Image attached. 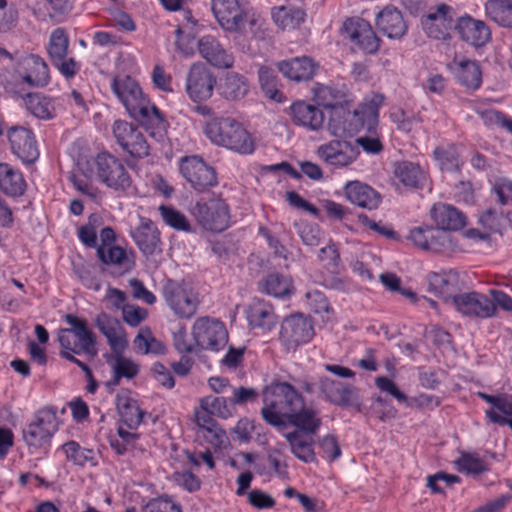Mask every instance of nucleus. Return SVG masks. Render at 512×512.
Segmentation results:
<instances>
[{"instance_id": "nucleus-1", "label": "nucleus", "mask_w": 512, "mask_h": 512, "mask_svg": "<svg viewBox=\"0 0 512 512\" xmlns=\"http://www.w3.org/2000/svg\"><path fill=\"white\" fill-rule=\"evenodd\" d=\"M263 420L277 428L294 426L305 434H315L322 420L319 411L306 405L304 397L288 382L274 380L262 390Z\"/></svg>"}, {"instance_id": "nucleus-2", "label": "nucleus", "mask_w": 512, "mask_h": 512, "mask_svg": "<svg viewBox=\"0 0 512 512\" xmlns=\"http://www.w3.org/2000/svg\"><path fill=\"white\" fill-rule=\"evenodd\" d=\"M111 90L124 105L128 114L137 121L149 135L163 141L167 134L168 122L158 107L144 95L138 82L131 76H115Z\"/></svg>"}, {"instance_id": "nucleus-3", "label": "nucleus", "mask_w": 512, "mask_h": 512, "mask_svg": "<svg viewBox=\"0 0 512 512\" xmlns=\"http://www.w3.org/2000/svg\"><path fill=\"white\" fill-rule=\"evenodd\" d=\"M204 133L214 144L241 155H250L256 148L252 135L232 117L212 119L206 124Z\"/></svg>"}, {"instance_id": "nucleus-4", "label": "nucleus", "mask_w": 512, "mask_h": 512, "mask_svg": "<svg viewBox=\"0 0 512 512\" xmlns=\"http://www.w3.org/2000/svg\"><path fill=\"white\" fill-rule=\"evenodd\" d=\"M161 295L166 305L178 318L190 319L197 313L198 295L184 279H165L161 287Z\"/></svg>"}, {"instance_id": "nucleus-5", "label": "nucleus", "mask_w": 512, "mask_h": 512, "mask_svg": "<svg viewBox=\"0 0 512 512\" xmlns=\"http://www.w3.org/2000/svg\"><path fill=\"white\" fill-rule=\"evenodd\" d=\"M93 171L101 184L115 192L126 193L132 186V177L123 161L107 151L93 158Z\"/></svg>"}, {"instance_id": "nucleus-6", "label": "nucleus", "mask_w": 512, "mask_h": 512, "mask_svg": "<svg viewBox=\"0 0 512 512\" xmlns=\"http://www.w3.org/2000/svg\"><path fill=\"white\" fill-rule=\"evenodd\" d=\"M58 430L56 409H39L31 423L22 431L24 442L29 448L40 449L49 446L51 438Z\"/></svg>"}, {"instance_id": "nucleus-7", "label": "nucleus", "mask_w": 512, "mask_h": 512, "mask_svg": "<svg viewBox=\"0 0 512 512\" xmlns=\"http://www.w3.org/2000/svg\"><path fill=\"white\" fill-rule=\"evenodd\" d=\"M192 214L207 231L219 233L230 226V208L221 198L212 197L197 201L192 208Z\"/></svg>"}, {"instance_id": "nucleus-8", "label": "nucleus", "mask_w": 512, "mask_h": 512, "mask_svg": "<svg viewBox=\"0 0 512 512\" xmlns=\"http://www.w3.org/2000/svg\"><path fill=\"white\" fill-rule=\"evenodd\" d=\"M314 334L312 318L302 313H295L282 321L279 340L286 352H295L299 346L310 342Z\"/></svg>"}, {"instance_id": "nucleus-9", "label": "nucleus", "mask_w": 512, "mask_h": 512, "mask_svg": "<svg viewBox=\"0 0 512 512\" xmlns=\"http://www.w3.org/2000/svg\"><path fill=\"white\" fill-rule=\"evenodd\" d=\"M317 389L325 401L341 408H354L357 412L362 411V402L358 388L327 376H320L317 382Z\"/></svg>"}, {"instance_id": "nucleus-10", "label": "nucleus", "mask_w": 512, "mask_h": 512, "mask_svg": "<svg viewBox=\"0 0 512 512\" xmlns=\"http://www.w3.org/2000/svg\"><path fill=\"white\" fill-rule=\"evenodd\" d=\"M179 172L197 192H205L218 184L215 169L197 155L182 157L179 161Z\"/></svg>"}, {"instance_id": "nucleus-11", "label": "nucleus", "mask_w": 512, "mask_h": 512, "mask_svg": "<svg viewBox=\"0 0 512 512\" xmlns=\"http://www.w3.org/2000/svg\"><path fill=\"white\" fill-rule=\"evenodd\" d=\"M192 336L197 348L219 351L228 342V332L223 322L210 317H200L192 326Z\"/></svg>"}, {"instance_id": "nucleus-12", "label": "nucleus", "mask_w": 512, "mask_h": 512, "mask_svg": "<svg viewBox=\"0 0 512 512\" xmlns=\"http://www.w3.org/2000/svg\"><path fill=\"white\" fill-rule=\"evenodd\" d=\"M211 12L227 33H238L247 22L248 10L240 0H211Z\"/></svg>"}, {"instance_id": "nucleus-13", "label": "nucleus", "mask_w": 512, "mask_h": 512, "mask_svg": "<svg viewBox=\"0 0 512 512\" xmlns=\"http://www.w3.org/2000/svg\"><path fill=\"white\" fill-rule=\"evenodd\" d=\"M216 83L213 71L204 63L197 62L187 73L185 90L194 103H201L212 97Z\"/></svg>"}, {"instance_id": "nucleus-14", "label": "nucleus", "mask_w": 512, "mask_h": 512, "mask_svg": "<svg viewBox=\"0 0 512 512\" xmlns=\"http://www.w3.org/2000/svg\"><path fill=\"white\" fill-rule=\"evenodd\" d=\"M316 155L327 166L341 169L353 164L358 159L360 150L350 141L332 139L319 145Z\"/></svg>"}, {"instance_id": "nucleus-15", "label": "nucleus", "mask_w": 512, "mask_h": 512, "mask_svg": "<svg viewBox=\"0 0 512 512\" xmlns=\"http://www.w3.org/2000/svg\"><path fill=\"white\" fill-rule=\"evenodd\" d=\"M112 130L117 144L131 157L141 159L149 155V144L138 127L127 121L117 120Z\"/></svg>"}, {"instance_id": "nucleus-16", "label": "nucleus", "mask_w": 512, "mask_h": 512, "mask_svg": "<svg viewBox=\"0 0 512 512\" xmlns=\"http://www.w3.org/2000/svg\"><path fill=\"white\" fill-rule=\"evenodd\" d=\"M342 33L365 53L374 54L379 49L380 39L370 23L363 18L351 17L346 19L342 26Z\"/></svg>"}, {"instance_id": "nucleus-17", "label": "nucleus", "mask_w": 512, "mask_h": 512, "mask_svg": "<svg viewBox=\"0 0 512 512\" xmlns=\"http://www.w3.org/2000/svg\"><path fill=\"white\" fill-rule=\"evenodd\" d=\"M453 8L445 3L439 4L434 12H429L421 17V25L430 38L436 40H448L454 24Z\"/></svg>"}, {"instance_id": "nucleus-18", "label": "nucleus", "mask_w": 512, "mask_h": 512, "mask_svg": "<svg viewBox=\"0 0 512 512\" xmlns=\"http://www.w3.org/2000/svg\"><path fill=\"white\" fill-rule=\"evenodd\" d=\"M452 304L459 313L470 318H490L497 311L487 296L475 291L460 293L453 298Z\"/></svg>"}, {"instance_id": "nucleus-19", "label": "nucleus", "mask_w": 512, "mask_h": 512, "mask_svg": "<svg viewBox=\"0 0 512 512\" xmlns=\"http://www.w3.org/2000/svg\"><path fill=\"white\" fill-rule=\"evenodd\" d=\"M408 239L411 240L417 248L433 253H441L451 247L449 234L437 227L429 225H421L412 228L409 232Z\"/></svg>"}, {"instance_id": "nucleus-20", "label": "nucleus", "mask_w": 512, "mask_h": 512, "mask_svg": "<svg viewBox=\"0 0 512 512\" xmlns=\"http://www.w3.org/2000/svg\"><path fill=\"white\" fill-rule=\"evenodd\" d=\"M428 292L442 298L445 302L451 301L460 294L464 288V282L455 270H443L431 272L427 275Z\"/></svg>"}, {"instance_id": "nucleus-21", "label": "nucleus", "mask_w": 512, "mask_h": 512, "mask_svg": "<svg viewBox=\"0 0 512 512\" xmlns=\"http://www.w3.org/2000/svg\"><path fill=\"white\" fill-rule=\"evenodd\" d=\"M8 140L12 152L26 164L34 163L39 157L37 141L32 130L14 126L8 130Z\"/></svg>"}, {"instance_id": "nucleus-22", "label": "nucleus", "mask_w": 512, "mask_h": 512, "mask_svg": "<svg viewBox=\"0 0 512 512\" xmlns=\"http://www.w3.org/2000/svg\"><path fill=\"white\" fill-rule=\"evenodd\" d=\"M454 29L464 42L473 47H482L491 40V30L482 20L474 19L468 14L458 17Z\"/></svg>"}, {"instance_id": "nucleus-23", "label": "nucleus", "mask_w": 512, "mask_h": 512, "mask_svg": "<svg viewBox=\"0 0 512 512\" xmlns=\"http://www.w3.org/2000/svg\"><path fill=\"white\" fill-rule=\"evenodd\" d=\"M96 253L104 265L115 267V270L111 271L113 276H123L130 273L135 267L134 252L128 253L118 245H99Z\"/></svg>"}, {"instance_id": "nucleus-24", "label": "nucleus", "mask_w": 512, "mask_h": 512, "mask_svg": "<svg viewBox=\"0 0 512 512\" xmlns=\"http://www.w3.org/2000/svg\"><path fill=\"white\" fill-rule=\"evenodd\" d=\"M284 77L295 82H308L315 76L319 65L309 56L293 57L277 63Z\"/></svg>"}, {"instance_id": "nucleus-25", "label": "nucleus", "mask_w": 512, "mask_h": 512, "mask_svg": "<svg viewBox=\"0 0 512 512\" xmlns=\"http://www.w3.org/2000/svg\"><path fill=\"white\" fill-rule=\"evenodd\" d=\"M197 47L200 55L212 66L229 69L234 64V56L212 35L202 36Z\"/></svg>"}, {"instance_id": "nucleus-26", "label": "nucleus", "mask_w": 512, "mask_h": 512, "mask_svg": "<svg viewBox=\"0 0 512 512\" xmlns=\"http://www.w3.org/2000/svg\"><path fill=\"white\" fill-rule=\"evenodd\" d=\"M131 237L146 257L162 251L160 232L150 219L141 218L140 225L131 231Z\"/></svg>"}, {"instance_id": "nucleus-27", "label": "nucleus", "mask_w": 512, "mask_h": 512, "mask_svg": "<svg viewBox=\"0 0 512 512\" xmlns=\"http://www.w3.org/2000/svg\"><path fill=\"white\" fill-rule=\"evenodd\" d=\"M292 121L295 125L311 131H318L323 127L325 115L323 111L308 102L298 100L289 108Z\"/></svg>"}, {"instance_id": "nucleus-28", "label": "nucleus", "mask_w": 512, "mask_h": 512, "mask_svg": "<svg viewBox=\"0 0 512 512\" xmlns=\"http://www.w3.org/2000/svg\"><path fill=\"white\" fill-rule=\"evenodd\" d=\"M344 192L349 202L370 211L376 210L382 202V196L378 191L357 180L348 182Z\"/></svg>"}, {"instance_id": "nucleus-29", "label": "nucleus", "mask_w": 512, "mask_h": 512, "mask_svg": "<svg viewBox=\"0 0 512 512\" xmlns=\"http://www.w3.org/2000/svg\"><path fill=\"white\" fill-rule=\"evenodd\" d=\"M377 29L390 39H400L407 31L401 11L392 5L384 7L375 18Z\"/></svg>"}, {"instance_id": "nucleus-30", "label": "nucleus", "mask_w": 512, "mask_h": 512, "mask_svg": "<svg viewBox=\"0 0 512 512\" xmlns=\"http://www.w3.org/2000/svg\"><path fill=\"white\" fill-rule=\"evenodd\" d=\"M437 228L447 231H458L466 225L465 214L449 204H434L430 211Z\"/></svg>"}, {"instance_id": "nucleus-31", "label": "nucleus", "mask_w": 512, "mask_h": 512, "mask_svg": "<svg viewBox=\"0 0 512 512\" xmlns=\"http://www.w3.org/2000/svg\"><path fill=\"white\" fill-rule=\"evenodd\" d=\"M246 318L252 328L270 331L277 323V316L271 304L253 299L246 309Z\"/></svg>"}, {"instance_id": "nucleus-32", "label": "nucleus", "mask_w": 512, "mask_h": 512, "mask_svg": "<svg viewBox=\"0 0 512 512\" xmlns=\"http://www.w3.org/2000/svg\"><path fill=\"white\" fill-rule=\"evenodd\" d=\"M21 79L31 87H44L50 81L49 68L38 55L30 54L23 59Z\"/></svg>"}, {"instance_id": "nucleus-33", "label": "nucleus", "mask_w": 512, "mask_h": 512, "mask_svg": "<svg viewBox=\"0 0 512 512\" xmlns=\"http://www.w3.org/2000/svg\"><path fill=\"white\" fill-rule=\"evenodd\" d=\"M65 321L71 328H67L70 332L78 338L80 342V350H83L90 357H95L98 353L96 348V336L88 328L86 319L77 317L73 314H67Z\"/></svg>"}, {"instance_id": "nucleus-34", "label": "nucleus", "mask_w": 512, "mask_h": 512, "mask_svg": "<svg viewBox=\"0 0 512 512\" xmlns=\"http://www.w3.org/2000/svg\"><path fill=\"white\" fill-rule=\"evenodd\" d=\"M115 404L121 421L129 429H137L142 423L145 414L140 408L138 401L128 393H120L116 396Z\"/></svg>"}, {"instance_id": "nucleus-35", "label": "nucleus", "mask_w": 512, "mask_h": 512, "mask_svg": "<svg viewBox=\"0 0 512 512\" xmlns=\"http://www.w3.org/2000/svg\"><path fill=\"white\" fill-rule=\"evenodd\" d=\"M96 326L107 338L112 351L115 353H123L127 346V341L124 336L120 335V332H123L120 323L106 313H101L96 318Z\"/></svg>"}, {"instance_id": "nucleus-36", "label": "nucleus", "mask_w": 512, "mask_h": 512, "mask_svg": "<svg viewBox=\"0 0 512 512\" xmlns=\"http://www.w3.org/2000/svg\"><path fill=\"white\" fill-rule=\"evenodd\" d=\"M248 79L237 72H228L219 85L220 95L227 101H240L249 92Z\"/></svg>"}, {"instance_id": "nucleus-37", "label": "nucleus", "mask_w": 512, "mask_h": 512, "mask_svg": "<svg viewBox=\"0 0 512 512\" xmlns=\"http://www.w3.org/2000/svg\"><path fill=\"white\" fill-rule=\"evenodd\" d=\"M455 78L465 88L476 91L482 84V71L479 64L473 60H461L454 63Z\"/></svg>"}, {"instance_id": "nucleus-38", "label": "nucleus", "mask_w": 512, "mask_h": 512, "mask_svg": "<svg viewBox=\"0 0 512 512\" xmlns=\"http://www.w3.org/2000/svg\"><path fill=\"white\" fill-rule=\"evenodd\" d=\"M0 189L11 197L22 196L26 190L22 173L6 163L0 164Z\"/></svg>"}, {"instance_id": "nucleus-39", "label": "nucleus", "mask_w": 512, "mask_h": 512, "mask_svg": "<svg viewBox=\"0 0 512 512\" xmlns=\"http://www.w3.org/2000/svg\"><path fill=\"white\" fill-rule=\"evenodd\" d=\"M304 432L296 430L288 432L285 435L287 442L290 445L291 452L293 455L304 463L316 462V455L314 452L312 437H306L303 435Z\"/></svg>"}, {"instance_id": "nucleus-40", "label": "nucleus", "mask_w": 512, "mask_h": 512, "mask_svg": "<svg viewBox=\"0 0 512 512\" xmlns=\"http://www.w3.org/2000/svg\"><path fill=\"white\" fill-rule=\"evenodd\" d=\"M396 178L406 187L423 188L426 175L419 164L411 161H401L395 165Z\"/></svg>"}, {"instance_id": "nucleus-41", "label": "nucleus", "mask_w": 512, "mask_h": 512, "mask_svg": "<svg viewBox=\"0 0 512 512\" xmlns=\"http://www.w3.org/2000/svg\"><path fill=\"white\" fill-rule=\"evenodd\" d=\"M26 109L36 118L41 120L52 119L55 108L51 98L39 92H30L23 97Z\"/></svg>"}, {"instance_id": "nucleus-42", "label": "nucleus", "mask_w": 512, "mask_h": 512, "mask_svg": "<svg viewBox=\"0 0 512 512\" xmlns=\"http://www.w3.org/2000/svg\"><path fill=\"white\" fill-rule=\"evenodd\" d=\"M116 354L117 355L113 361L110 359L107 360L113 370L112 378L106 382V386L109 389H113L115 386H118L122 378L130 380L139 372V367L135 362L124 357L122 353Z\"/></svg>"}, {"instance_id": "nucleus-43", "label": "nucleus", "mask_w": 512, "mask_h": 512, "mask_svg": "<svg viewBox=\"0 0 512 512\" xmlns=\"http://www.w3.org/2000/svg\"><path fill=\"white\" fill-rule=\"evenodd\" d=\"M433 156L442 172L455 173L461 171L463 161L455 144L436 147Z\"/></svg>"}, {"instance_id": "nucleus-44", "label": "nucleus", "mask_w": 512, "mask_h": 512, "mask_svg": "<svg viewBox=\"0 0 512 512\" xmlns=\"http://www.w3.org/2000/svg\"><path fill=\"white\" fill-rule=\"evenodd\" d=\"M485 11L499 26L512 28V0H488Z\"/></svg>"}, {"instance_id": "nucleus-45", "label": "nucleus", "mask_w": 512, "mask_h": 512, "mask_svg": "<svg viewBox=\"0 0 512 512\" xmlns=\"http://www.w3.org/2000/svg\"><path fill=\"white\" fill-rule=\"evenodd\" d=\"M305 12L301 8L281 6L274 8L272 18L283 30L295 29L305 21Z\"/></svg>"}, {"instance_id": "nucleus-46", "label": "nucleus", "mask_w": 512, "mask_h": 512, "mask_svg": "<svg viewBox=\"0 0 512 512\" xmlns=\"http://www.w3.org/2000/svg\"><path fill=\"white\" fill-rule=\"evenodd\" d=\"M261 289L268 295L283 298L291 294L292 282L287 276L271 273L262 281Z\"/></svg>"}, {"instance_id": "nucleus-47", "label": "nucleus", "mask_w": 512, "mask_h": 512, "mask_svg": "<svg viewBox=\"0 0 512 512\" xmlns=\"http://www.w3.org/2000/svg\"><path fill=\"white\" fill-rule=\"evenodd\" d=\"M200 407L204 412L227 419L234 414L230 397L206 396L200 400Z\"/></svg>"}, {"instance_id": "nucleus-48", "label": "nucleus", "mask_w": 512, "mask_h": 512, "mask_svg": "<svg viewBox=\"0 0 512 512\" xmlns=\"http://www.w3.org/2000/svg\"><path fill=\"white\" fill-rule=\"evenodd\" d=\"M69 37L64 28H56L51 32L47 52L51 63L68 55Z\"/></svg>"}, {"instance_id": "nucleus-49", "label": "nucleus", "mask_w": 512, "mask_h": 512, "mask_svg": "<svg viewBox=\"0 0 512 512\" xmlns=\"http://www.w3.org/2000/svg\"><path fill=\"white\" fill-rule=\"evenodd\" d=\"M261 90L269 99L276 102H283L285 97L278 89V77L274 71L268 67H261L258 72Z\"/></svg>"}, {"instance_id": "nucleus-50", "label": "nucleus", "mask_w": 512, "mask_h": 512, "mask_svg": "<svg viewBox=\"0 0 512 512\" xmlns=\"http://www.w3.org/2000/svg\"><path fill=\"white\" fill-rule=\"evenodd\" d=\"M384 101V96L381 94L374 95L373 98L366 103H363L359 109L354 111V115L359 117L362 121V126L367 122L368 128L377 123L379 107Z\"/></svg>"}, {"instance_id": "nucleus-51", "label": "nucleus", "mask_w": 512, "mask_h": 512, "mask_svg": "<svg viewBox=\"0 0 512 512\" xmlns=\"http://www.w3.org/2000/svg\"><path fill=\"white\" fill-rule=\"evenodd\" d=\"M62 449L69 461L75 465L84 466L86 463L96 464L94 462V451L92 449L82 448L76 441H68L62 445Z\"/></svg>"}, {"instance_id": "nucleus-52", "label": "nucleus", "mask_w": 512, "mask_h": 512, "mask_svg": "<svg viewBox=\"0 0 512 512\" xmlns=\"http://www.w3.org/2000/svg\"><path fill=\"white\" fill-rule=\"evenodd\" d=\"M456 464L460 471L474 476L489 470L488 464L476 453H462Z\"/></svg>"}, {"instance_id": "nucleus-53", "label": "nucleus", "mask_w": 512, "mask_h": 512, "mask_svg": "<svg viewBox=\"0 0 512 512\" xmlns=\"http://www.w3.org/2000/svg\"><path fill=\"white\" fill-rule=\"evenodd\" d=\"M159 211L163 221L170 227L180 231H190L191 226L184 214L170 206L161 205Z\"/></svg>"}, {"instance_id": "nucleus-54", "label": "nucleus", "mask_w": 512, "mask_h": 512, "mask_svg": "<svg viewBox=\"0 0 512 512\" xmlns=\"http://www.w3.org/2000/svg\"><path fill=\"white\" fill-rule=\"evenodd\" d=\"M346 96L344 87L325 86L318 92V97L323 101V105L331 109L342 106L346 102Z\"/></svg>"}, {"instance_id": "nucleus-55", "label": "nucleus", "mask_w": 512, "mask_h": 512, "mask_svg": "<svg viewBox=\"0 0 512 512\" xmlns=\"http://www.w3.org/2000/svg\"><path fill=\"white\" fill-rule=\"evenodd\" d=\"M477 396L492 405L494 411H499L505 416H512V399L507 394L490 395L485 392H477Z\"/></svg>"}, {"instance_id": "nucleus-56", "label": "nucleus", "mask_w": 512, "mask_h": 512, "mask_svg": "<svg viewBox=\"0 0 512 512\" xmlns=\"http://www.w3.org/2000/svg\"><path fill=\"white\" fill-rule=\"evenodd\" d=\"M143 512H182V509L171 497L162 495L149 500L143 507Z\"/></svg>"}, {"instance_id": "nucleus-57", "label": "nucleus", "mask_w": 512, "mask_h": 512, "mask_svg": "<svg viewBox=\"0 0 512 512\" xmlns=\"http://www.w3.org/2000/svg\"><path fill=\"white\" fill-rule=\"evenodd\" d=\"M258 398L259 393L255 388L244 386L231 387L230 399L234 410L236 406H244L248 403H254Z\"/></svg>"}, {"instance_id": "nucleus-58", "label": "nucleus", "mask_w": 512, "mask_h": 512, "mask_svg": "<svg viewBox=\"0 0 512 512\" xmlns=\"http://www.w3.org/2000/svg\"><path fill=\"white\" fill-rule=\"evenodd\" d=\"M297 232L303 244L317 246L321 239V231L317 224L302 222L297 225Z\"/></svg>"}, {"instance_id": "nucleus-59", "label": "nucleus", "mask_w": 512, "mask_h": 512, "mask_svg": "<svg viewBox=\"0 0 512 512\" xmlns=\"http://www.w3.org/2000/svg\"><path fill=\"white\" fill-rule=\"evenodd\" d=\"M391 121L396 125L399 131L409 133L412 131L415 116L412 112L404 111L402 108H396L390 113Z\"/></svg>"}, {"instance_id": "nucleus-60", "label": "nucleus", "mask_w": 512, "mask_h": 512, "mask_svg": "<svg viewBox=\"0 0 512 512\" xmlns=\"http://www.w3.org/2000/svg\"><path fill=\"white\" fill-rule=\"evenodd\" d=\"M51 64L67 80L72 79L81 69V63L73 57L68 58L64 56L58 61H53Z\"/></svg>"}, {"instance_id": "nucleus-61", "label": "nucleus", "mask_w": 512, "mask_h": 512, "mask_svg": "<svg viewBox=\"0 0 512 512\" xmlns=\"http://www.w3.org/2000/svg\"><path fill=\"white\" fill-rule=\"evenodd\" d=\"M478 223L490 235H491V233H500L501 232V217L495 209L489 208V209L485 210L479 216Z\"/></svg>"}, {"instance_id": "nucleus-62", "label": "nucleus", "mask_w": 512, "mask_h": 512, "mask_svg": "<svg viewBox=\"0 0 512 512\" xmlns=\"http://www.w3.org/2000/svg\"><path fill=\"white\" fill-rule=\"evenodd\" d=\"M49 8V16L56 22H61L72 10L69 0H44Z\"/></svg>"}, {"instance_id": "nucleus-63", "label": "nucleus", "mask_w": 512, "mask_h": 512, "mask_svg": "<svg viewBox=\"0 0 512 512\" xmlns=\"http://www.w3.org/2000/svg\"><path fill=\"white\" fill-rule=\"evenodd\" d=\"M173 346L180 354H190L196 352L197 346L195 343H190L187 340V331L185 326H180L177 331L173 333Z\"/></svg>"}, {"instance_id": "nucleus-64", "label": "nucleus", "mask_w": 512, "mask_h": 512, "mask_svg": "<svg viewBox=\"0 0 512 512\" xmlns=\"http://www.w3.org/2000/svg\"><path fill=\"white\" fill-rule=\"evenodd\" d=\"M319 446L329 461H334L341 456V448L336 436L328 434L319 441Z\"/></svg>"}]
</instances>
